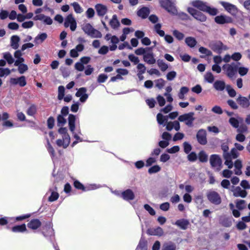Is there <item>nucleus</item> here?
<instances>
[{"instance_id":"obj_37","label":"nucleus","mask_w":250,"mask_h":250,"mask_svg":"<svg viewBox=\"0 0 250 250\" xmlns=\"http://www.w3.org/2000/svg\"><path fill=\"white\" fill-rule=\"evenodd\" d=\"M151 49L152 47H146V48L140 47L135 50V53L137 55H144L145 54H146V50L150 51L151 50Z\"/></svg>"},{"instance_id":"obj_1","label":"nucleus","mask_w":250,"mask_h":250,"mask_svg":"<svg viewBox=\"0 0 250 250\" xmlns=\"http://www.w3.org/2000/svg\"><path fill=\"white\" fill-rule=\"evenodd\" d=\"M191 5L201 11L209 14L211 16H215L218 13L216 8L211 7L207 4V3L200 0H195L191 2Z\"/></svg>"},{"instance_id":"obj_22","label":"nucleus","mask_w":250,"mask_h":250,"mask_svg":"<svg viewBox=\"0 0 250 250\" xmlns=\"http://www.w3.org/2000/svg\"><path fill=\"white\" fill-rule=\"evenodd\" d=\"M248 194L247 191L245 189H241L239 187H237L234 189L233 192V195L235 197H241L245 198L247 196Z\"/></svg>"},{"instance_id":"obj_8","label":"nucleus","mask_w":250,"mask_h":250,"mask_svg":"<svg viewBox=\"0 0 250 250\" xmlns=\"http://www.w3.org/2000/svg\"><path fill=\"white\" fill-rule=\"evenodd\" d=\"M64 26L66 28L70 26V28L72 31L76 30L77 27V22L72 14H69L66 17L64 22Z\"/></svg>"},{"instance_id":"obj_26","label":"nucleus","mask_w":250,"mask_h":250,"mask_svg":"<svg viewBox=\"0 0 250 250\" xmlns=\"http://www.w3.org/2000/svg\"><path fill=\"white\" fill-rule=\"evenodd\" d=\"M109 25L113 29H116L119 27L120 24L116 15H114L112 16L111 20L109 21Z\"/></svg>"},{"instance_id":"obj_4","label":"nucleus","mask_w":250,"mask_h":250,"mask_svg":"<svg viewBox=\"0 0 250 250\" xmlns=\"http://www.w3.org/2000/svg\"><path fill=\"white\" fill-rule=\"evenodd\" d=\"M194 114V113L192 112L184 114L179 116L178 120L180 122H185L186 125L191 127L193 126V122L195 120V118L193 117Z\"/></svg>"},{"instance_id":"obj_47","label":"nucleus","mask_w":250,"mask_h":250,"mask_svg":"<svg viewBox=\"0 0 250 250\" xmlns=\"http://www.w3.org/2000/svg\"><path fill=\"white\" fill-rule=\"evenodd\" d=\"M71 5L73 6L74 10L76 13H81L83 12V8L78 2H74Z\"/></svg>"},{"instance_id":"obj_55","label":"nucleus","mask_w":250,"mask_h":250,"mask_svg":"<svg viewBox=\"0 0 250 250\" xmlns=\"http://www.w3.org/2000/svg\"><path fill=\"white\" fill-rule=\"evenodd\" d=\"M55 119L52 116L49 117L47 120V127L52 129L54 126Z\"/></svg>"},{"instance_id":"obj_51","label":"nucleus","mask_w":250,"mask_h":250,"mask_svg":"<svg viewBox=\"0 0 250 250\" xmlns=\"http://www.w3.org/2000/svg\"><path fill=\"white\" fill-rule=\"evenodd\" d=\"M161 170V167L158 165H155L151 167H150L148 170V172L149 174H153L155 173H157L160 171Z\"/></svg>"},{"instance_id":"obj_2","label":"nucleus","mask_w":250,"mask_h":250,"mask_svg":"<svg viewBox=\"0 0 250 250\" xmlns=\"http://www.w3.org/2000/svg\"><path fill=\"white\" fill-rule=\"evenodd\" d=\"M175 0H161L160 1L161 7L173 15H176L177 13V10L175 6Z\"/></svg>"},{"instance_id":"obj_48","label":"nucleus","mask_w":250,"mask_h":250,"mask_svg":"<svg viewBox=\"0 0 250 250\" xmlns=\"http://www.w3.org/2000/svg\"><path fill=\"white\" fill-rule=\"evenodd\" d=\"M63 116H64L62 115L61 114H59L57 116V125H58V126L63 125H64L66 123V120L64 118Z\"/></svg>"},{"instance_id":"obj_43","label":"nucleus","mask_w":250,"mask_h":250,"mask_svg":"<svg viewBox=\"0 0 250 250\" xmlns=\"http://www.w3.org/2000/svg\"><path fill=\"white\" fill-rule=\"evenodd\" d=\"M189 91V89L188 87L186 86H183L181 88L180 90V92L179 93V97L181 99H183L184 98V95L187 94Z\"/></svg>"},{"instance_id":"obj_53","label":"nucleus","mask_w":250,"mask_h":250,"mask_svg":"<svg viewBox=\"0 0 250 250\" xmlns=\"http://www.w3.org/2000/svg\"><path fill=\"white\" fill-rule=\"evenodd\" d=\"M59 197V194L57 192L52 191L50 196L48 198L49 202H54L56 201Z\"/></svg>"},{"instance_id":"obj_29","label":"nucleus","mask_w":250,"mask_h":250,"mask_svg":"<svg viewBox=\"0 0 250 250\" xmlns=\"http://www.w3.org/2000/svg\"><path fill=\"white\" fill-rule=\"evenodd\" d=\"M185 42L188 46L193 48L196 45L197 41L194 38L188 37L186 38Z\"/></svg>"},{"instance_id":"obj_20","label":"nucleus","mask_w":250,"mask_h":250,"mask_svg":"<svg viewBox=\"0 0 250 250\" xmlns=\"http://www.w3.org/2000/svg\"><path fill=\"white\" fill-rule=\"evenodd\" d=\"M238 104L243 108H247L250 105V102L248 98L239 95L236 100Z\"/></svg>"},{"instance_id":"obj_23","label":"nucleus","mask_w":250,"mask_h":250,"mask_svg":"<svg viewBox=\"0 0 250 250\" xmlns=\"http://www.w3.org/2000/svg\"><path fill=\"white\" fill-rule=\"evenodd\" d=\"M143 59L144 61L149 64H153L156 62V60L152 53H148L145 54L143 56Z\"/></svg>"},{"instance_id":"obj_5","label":"nucleus","mask_w":250,"mask_h":250,"mask_svg":"<svg viewBox=\"0 0 250 250\" xmlns=\"http://www.w3.org/2000/svg\"><path fill=\"white\" fill-rule=\"evenodd\" d=\"M209 163L211 167L216 168L217 171L220 170L222 165V160L219 155H211L209 157Z\"/></svg>"},{"instance_id":"obj_39","label":"nucleus","mask_w":250,"mask_h":250,"mask_svg":"<svg viewBox=\"0 0 250 250\" xmlns=\"http://www.w3.org/2000/svg\"><path fill=\"white\" fill-rule=\"evenodd\" d=\"M64 94H65L64 87L62 85L59 86L58 87V99L59 100H62L64 97Z\"/></svg>"},{"instance_id":"obj_62","label":"nucleus","mask_w":250,"mask_h":250,"mask_svg":"<svg viewBox=\"0 0 250 250\" xmlns=\"http://www.w3.org/2000/svg\"><path fill=\"white\" fill-rule=\"evenodd\" d=\"M128 57L129 60L133 62L134 64L139 63L140 61L138 57L135 56L133 54L129 55Z\"/></svg>"},{"instance_id":"obj_33","label":"nucleus","mask_w":250,"mask_h":250,"mask_svg":"<svg viewBox=\"0 0 250 250\" xmlns=\"http://www.w3.org/2000/svg\"><path fill=\"white\" fill-rule=\"evenodd\" d=\"M236 207L239 210H242L246 208V202L244 200H237L236 201Z\"/></svg>"},{"instance_id":"obj_32","label":"nucleus","mask_w":250,"mask_h":250,"mask_svg":"<svg viewBox=\"0 0 250 250\" xmlns=\"http://www.w3.org/2000/svg\"><path fill=\"white\" fill-rule=\"evenodd\" d=\"M94 29L93 27L89 23L85 24L83 27L84 33L89 36L92 34Z\"/></svg>"},{"instance_id":"obj_30","label":"nucleus","mask_w":250,"mask_h":250,"mask_svg":"<svg viewBox=\"0 0 250 250\" xmlns=\"http://www.w3.org/2000/svg\"><path fill=\"white\" fill-rule=\"evenodd\" d=\"M198 159L201 163H206L208 160V156L204 150L200 151L198 153Z\"/></svg>"},{"instance_id":"obj_18","label":"nucleus","mask_w":250,"mask_h":250,"mask_svg":"<svg viewBox=\"0 0 250 250\" xmlns=\"http://www.w3.org/2000/svg\"><path fill=\"white\" fill-rule=\"evenodd\" d=\"M175 225H176L181 229L185 230L188 228V226L189 225V222L187 219H181L177 220L175 222Z\"/></svg>"},{"instance_id":"obj_63","label":"nucleus","mask_w":250,"mask_h":250,"mask_svg":"<svg viewBox=\"0 0 250 250\" xmlns=\"http://www.w3.org/2000/svg\"><path fill=\"white\" fill-rule=\"evenodd\" d=\"M137 68L138 70V73H140V74L145 73L146 70V67L143 63H138Z\"/></svg>"},{"instance_id":"obj_13","label":"nucleus","mask_w":250,"mask_h":250,"mask_svg":"<svg viewBox=\"0 0 250 250\" xmlns=\"http://www.w3.org/2000/svg\"><path fill=\"white\" fill-rule=\"evenodd\" d=\"M214 20L217 23L220 24L231 23L233 21L231 17L225 15L217 16L215 18Z\"/></svg>"},{"instance_id":"obj_50","label":"nucleus","mask_w":250,"mask_h":250,"mask_svg":"<svg viewBox=\"0 0 250 250\" xmlns=\"http://www.w3.org/2000/svg\"><path fill=\"white\" fill-rule=\"evenodd\" d=\"M3 58L7 61L9 64H12L14 62V60L11 54L9 52H6L4 54Z\"/></svg>"},{"instance_id":"obj_36","label":"nucleus","mask_w":250,"mask_h":250,"mask_svg":"<svg viewBox=\"0 0 250 250\" xmlns=\"http://www.w3.org/2000/svg\"><path fill=\"white\" fill-rule=\"evenodd\" d=\"M47 38V35L45 33H42L40 34H38L35 38V42L36 43H38V41H40V42L42 43L44 42Z\"/></svg>"},{"instance_id":"obj_58","label":"nucleus","mask_w":250,"mask_h":250,"mask_svg":"<svg viewBox=\"0 0 250 250\" xmlns=\"http://www.w3.org/2000/svg\"><path fill=\"white\" fill-rule=\"evenodd\" d=\"M28 69V66L24 63L21 64L18 67V71L20 74H23Z\"/></svg>"},{"instance_id":"obj_46","label":"nucleus","mask_w":250,"mask_h":250,"mask_svg":"<svg viewBox=\"0 0 250 250\" xmlns=\"http://www.w3.org/2000/svg\"><path fill=\"white\" fill-rule=\"evenodd\" d=\"M226 90L230 97H234L236 96V92L235 90L230 85H226Z\"/></svg>"},{"instance_id":"obj_59","label":"nucleus","mask_w":250,"mask_h":250,"mask_svg":"<svg viewBox=\"0 0 250 250\" xmlns=\"http://www.w3.org/2000/svg\"><path fill=\"white\" fill-rule=\"evenodd\" d=\"M87 91V89L85 87H81L80 88L77 92L76 93V96L77 97H79L82 95L86 94V92Z\"/></svg>"},{"instance_id":"obj_35","label":"nucleus","mask_w":250,"mask_h":250,"mask_svg":"<svg viewBox=\"0 0 250 250\" xmlns=\"http://www.w3.org/2000/svg\"><path fill=\"white\" fill-rule=\"evenodd\" d=\"M176 245L172 242L165 243L163 245L162 250H176Z\"/></svg>"},{"instance_id":"obj_34","label":"nucleus","mask_w":250,"mask_h":250,"mask_svg":"<svg viewBox=\"0 0 250 250\" xmlns=\"http://www.w3.org/2000/svg\"><path fill=\"white\" fill-rule=\"evenodd\" d=\"M223 157L225 159V164L228 166L229 168H231L233 167V162L230 155L226 154Z\"/></svg>"},{"instance_id":"obj_28","label":"nucleus","mask_w":250,"mask_h":250,"mask_svg":"<svg viewBox=\"0 0 250 250\" xmlns=\"http://www.w3.org/2000/svg\"><path fill=\"white\" fill-rule=\"evenodd\" d=\"M74 187L77 189L81 190L83 191H86L89 189L87 187L84 186L78 180H75L73 183Z\"/></svg>"},{"instance_id":"obj_54","label":"nucleus","mask_w":250,"mask_h":250,"mask_svg":"<svg viewBox=\"0 0 250 250\" xmlns=\"http://www.w3.org/2000/svg\"><path fill=\"white\" fill-rule=\"evenodd\" d=\"M234 167L236 168L239 169L240 170V172H235V174L236 175H240L241 174L242 172L241 171V169L242 167V162L239 160H237L234 162Z\"/></svg>"},{"instance_id":"obj_49","label":"nucleus","mask_w":250,"mask_h":250,"mask_svg":"<svg viewBox=\"0 0 250 250\" xmlns=\"http://www.w3.org/2000/svg\"><path fill=\"white\" fill-rule=\"evenodd\" d=\"M229 124L234 128H237L239 127V122L238 120L234 117H231L229 119Z\"/></svg>"},{"instance_id":"obj_52","label":"nucleus","mask_w":250,"mask_h":250,"mask_svg":"<svg viewBox=\"0 0 250 250\" xmlns=\"http://www.w3.org/2000/svg\"><path fill=\"white\" fill-rule=\"evenodd\" d=\"M173 36L178 40L181 41L184 39V35L178 30H175L173 31Z\"/></svg>"},{"instance_id":"obj_24","label":"nucleus","mask_w":250,"mask_h":250,"mask_svg":"<svg viewBox=\"0 0 250 250\" xmlns=\"http://www.w3.org/2000/svg\"><path fill=\"white\" fill-rule=\"evenodd\" d=\"M20 41V37L17 35H13L11 37L10 45L12 48L17 49L18 48L19 42Z\"/></svg>"},{"instance_id":"obj_57","label":"nucleus","mask_w":250,"mask_h":250,"mask_svg":"<svg viewBox=\"0 0 250 250\" xmlns=\"http://www.w3.org/2000/svg\"><path fill=\"white\" fill-rule=\"evenodd\" d=\"M199 51L202 53L208 56H211L212 55V52L210 50L208 49L207 48L204 47H200L199 48Z\"/></svg>"},{"instance_id":"obj_9","label":"nucleus","mask_w":250,"mask_h":250,"mask_svg":"<svg viewBox=\"0 0 250 250\" xmlns=\"http://www.w3.org/2000/svg\"><path fill=\"white\" fill-rule=\"evenodd\" d=\"M220 3L227 11L232 15L235 16L238 13V9L235 5L226 1H220Z\"/></svg>"},{"instance_id":"obj_31","label":"nucleus","mask_w":250,"mask_h":250,"mask_svg":"<svg viewBox=\"0 0 250 250\" xmlns=\"http://www.w3.org/2000/svg\"><path fill=\"white\" fill-rule=\"evenodd\" d=\"M168 116L163 115L161 113L157 115V121L159 125H163L167 122Z\"/></svg>"},{"instance_id":"obj_10","label":"nucleus","mask_w":250,"mask_h":250,"mask_svg":"<svg viewBox=\"0 0 250 250\" xmlns=\"http://www.w3.org/2000/svg\"><path fill=\"white\" fill-rule=\"evenodd\" d=\"M210 48L214 52L219 54H220L223 50L228 49L227 46L224 45L221 41H217L212 43L210 44Z\"/></svg>"},{"instance_id":"obj_38","label":"nucleus","mask_w":250,"mask_h":250,"mask_svg":"<svg viewBox=\"0 0 250 250\" xmlns=\"http://www.w3.org/2000/svg\"><path fill=\"white\" fill-rule=\"evenodd\" d=\"M157 64L161 71H165L167 69V64L163 60L159 59L157 60Z\"/></svg>"},{"instance_id":"obj_25","label":"nucleus","mask_w":250,"mask_h":250,"mask_svg":"<svg viewBox=\"0 0 250 250\" xmlns=\"http://www.w3.org/2000/svg\"><path fill=\"white\" fill-rule=\"evenodd\" d=\"M213 87L218 91H223L226 88L225 82L221 80L216 81L213 83Z\"/></svg>"},{"instance_id":"obj_14","label":"nucleus","mask_w":250,"mask_h":250,"mask_svg":"<svg viewBox=\"0 0 250 250\" xmlns=\"http://www.w3.org/2000/svg\"><path fill=\"white\" fill-rule=\"evenodd\" d=\"M42 226V222L38 219H33L27 224V227L32 230H36Z\"/></svg>"},{"instance_id":"obj_17","label":"nucleus","mask_w":250,"mask_h":250,"mask_svg":"<svg viewBox=\"0 0 250 250\" xmlns=\"http://www.w3.org/2000/svg\"><path fill=\"white\" fill-rule=\"evenodd\" d=\"M98 15L100 17H103L107 12V7L102 4H97L95 6Z\"/></svg>"},{"instance_id":"obj_42","label":"nucleus","mask_w":250,"mask_h":250,"mask_svg":"<svg viewBox=\"0 0 250 250\" xmlns=\"http://www.w3.org/2000/svg\"><path fill=\"white\" fill-rule=\"evenodd\" d=\"M30 216H31V214H29V213L22 215L19 216H17V217H16L15 218H13L14 222H18V221H22L23 220H25L26 219L29 218ZM10 219L12 220L13 218H11Z\"/></svg>"},{"instance_id":"obj_11","label":"nucleus","mask_w":250,"mask_h":250,"mask_svg":"<svg viewBox=\"0 0 250 250\" xmlns=\"http://www.w3.org/2000/svg\"><path fill=\"white\" fill-rule=\"evenodd\" d=\"M196 138L198 143L201 145H205L207 144V132L204 129H200L197 132Z\"/></svg>"},{"instance_id":"obj_41","label":"nucleus","mask_w":250,"mask_h":250,"mask_svg":"<svg viewBox=\"0 0 250 250\" xmlns=\"http://www.w3.org/2000/svg\"><path fill=\"white\" fill-rule=\"evenodd\" d=\"M205 79L209 83H212L214 80V77L213 74L210 72H208L205 74Z\"/></svg>"},{"instance_id":"obj_19","label":"nucleus","mask_w":250,"mask_h":250,"mask_svg":"<svg viewBox=\"0 0 250 250\" xmlns=\"http://www.w3.org/2000/svg\"><path fill=\"white\" fill-rule=\"evenodd\" d=\"M68 126L70 131L74 133L75 129V122L76 116L75 115L70 114L69 115L68 118Z\"/></svg>"},{"instance_id":"obj_40","label":"nucleus","mask_w":250,"mask_h":250,"mask_svg":"<svg viewBox=\"0 0 250 250\" xmlns=\"http://www.w3.org/2000/svg\"><path fill=\"white\" fill-rule=\"evenodd\" d=\"M37 112V107L36 106L33 104L30 106V107L28 108L27 110V114L30 116L34 115Z\"/></svg>"},{"instance_id":"obj_44","label":"nucleus","mask_w":250,"mask_h":250,"mask_svg":"<svg viewBox=\"0 0 250 250\" xmlns=\"http://www.w3.org/2000/svg\"><path fill=\"white\" fill-rule=\"evenodd\" d=\"M221 149L223 151V156H224L226 154L230 155L229 152V147L227 143H223L221 146Z\"/></svg>"},{"instance_id":"obj_16","label":"nucleus","mask_w":250,"mask_h":250,"mask_svg":"<svg viewBox=\"0 0 250 250\" xmlns=\"http://www.w3.org/2000/svg\"><path fill=\"white\" fill-rule=\"evenodd\" d=\"M8 229H10L13 232L15 233H22L27 231L26 227L25 224L20 225H16L11 228L7 227Z\"/></svg>"},{"instance_id":"obj_61","label":"nucleus","mask_w":250,"mask_h":250,"mask_svg":"<svg viewBox=\"0 0 250 250\" xmlns=\"http://www.w3.org/2000/svg\"><path fill=\"white\" fill-rule=\"evenodd\" d=\"M108 77L106 74H100L97 78V82L99 83H103L105 82Z\"/></svg>"},{"instance_id":"obj_56","label":"nucleus","mask_w":250,"mask_h":250,"mask_svg":"<svg viewBox=\"0 0 250 250\" xmlns=\"http://www.w3.org/2000/svg\"><path fill=\"white\" fill-rule=\"evenodd\" d=\"M18 84L21 86L23 87L26 85V81L25 79V77L24 76H21L20 77L18 78Z\"/></svg>"},{"instance_id":"obj_45","label":"nucleus","mask_w":250,"mask_h":250,"mask_svg":"<svg viewBox=\"0 0 250 250\" xmlns=\"http://www.w3.org/2000/svg\"><path fill=\"white\" fill-rule=\"evenodd\" d=\"M138 250H147V242L146 241H140L137 247Z\"/></svg>"},{"instance_id":"obj_7","label":"nucleus","mask_w":250,"mask_h":250,"mask_svg":"<svg viewBox=\"0 0 250 250\" xmlns=\"http://www.w3.org/2000/svg\"><path fill=\"white\" fill-rule=\"evenodd\" d=\"M223 69L226 70L227 76L229 78L233 77L238 70V65L233 62L231 64H224Z\"/></svg>"},{"instance_id":"obj_12","label":"nucleus","mask_w":250,"mask_h":250,"mask_svg":"<svg viewBox=\"0 0 250 250\" xmlns=\"http://www.w3.org/2000/svg\"><path fill=\"white\" fill-rule=\"evenodd\" d=\"M53 229L50 222H46L42 227V233L45 237L51 236L53 234Z\"/></svg>"},{"instance_id":"obj_6","label":"nucleus","mask_w":250,"mask_h":250,"mask_svg":"<svg viewBox=\"0 0 250 250\" xmlns=\"http://www.w3.org/2000/svg\"><path fill=\"white\" fill-rule=\"evenodd\" d=\"M187 11L196 20L200 21H205L207 20V17L205 15L202 13L201 11L197 10L192 7H188Z\"/></svg>"},{"instance_id":"obj_60","label":"nucleus","mask_w":250,"mask_h":250,"mask_svg":"<svg viewBox=\"0 0 250 250\" xmlns=\"http://www.w3.org/2000/svg\"><path fill=\"white\" fill-rule=\"evenodd\" d=\"M62 140L64 141V148H66L69 145L70 142V137L69 134H67L66 136H62Z\"/></svg>"},{"instance_id":"obj_15","label":"nucleus","mask_w":250,"mask_h":250,"mask_svg":"<svg viewBox=\"0 0 250 250\" xmlns=\"http://www.w3.org/2000/svg\"><path fill=\"white\" fill-rule=\"evenodd\" d=\"M122 198L126 201L133 200L135 198V195L132 190L127 189L122 192Z\"/></svg>"},{"instance_id":"obj_64","label":"nucleus","mask_w":250,"mask_h":250,"mask_svg":"<svg viewBox=\"0 0 250 250\" xmlns=\"http://www.w3.org/2000/svg\"><path fill=\"white\" fill-rule=\"evenodd\" d=\"M241 186L245 190L250 189V184L246 180H243L240 183Z\"/></svg>"},{"instance_id":"obj_3","label":"nucleus","mask_w":250,"mask_h":250,"mask_svg":"<svg viewBox=\"0 0 250 250\" xmlns=\"http://www.w3.org/2000/svg\"><path fill=\"white\" fill-rule=\"evenodd\" d=\"M208 201L215 205H219L222 202L220 194L216 191L212 190H208L206 194Z\"/></svg>"},{"instance_id":"obj_27","label":"nucleus","mask_w":250,"mask_h":250,"mask_svg":"<svg viewBox=\"0 0 250 250\" xmlns=\"http://www.w3.org/2000/svg\"><path fill=\"white\" fill-rule=\"evenodd\" d=\"M148 233L151 235L162 236L164 233V231L161 227H158L152 230H148Z\"/></svg>"},{"instance_id":"obj_21","label":"nucleus","mask_w":250,"mask_h":250,"mask_svg":"<svg viewBox=\"0 0 250 250\" xmlns=\"http://www.w3.org/2000/svg\"><path fill=\"white\" fill-rule=\"evenodd\" d=\"M149 13L150 11L148 8L147 7H143L137 11V14L139 17L145 19L148 17Z\"/></svg>"}]
</instances>
